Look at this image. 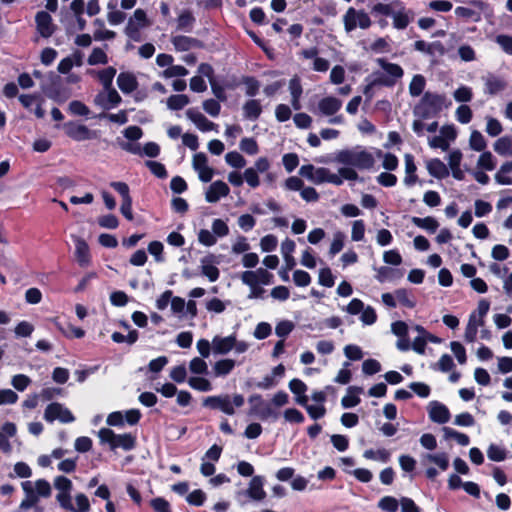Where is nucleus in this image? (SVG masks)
<instances>
[{
    "label": "nucleus",
    "instance_id": "39448f33",
    "mask_svg": "<svg viewBox=\"0 0 512 512\" xmlns=\"http://www.w3.org/2000/svg\"><path fill=\"white\" fill-rule=\"evenodd\" d=\"M376 63L383 69V73L376 72L374 84L392 87L404 75L402 67L395 63L388 62L385 58H377Z\"/></svg>",
    "mask_w": 512,
    "mask_h": 512
},
{
    "label": "nucleus",
    "instance_id": "f3484780",
    "mask_svg": "<svg viewBox=\"0 0 512 512\" xmlns=\"http://www.w3.org/2000/svg\"><path fill=\"white\" fill-rule=\"evenodd\" d=\"M21 487L25 493V498L21 501L19 509L28 510L34 508L36 512H42V509L37 505L40 498L34 491L33 483L31 481H24L21 483Z\"/></svg>",
    "mask_w": 512,
    "mask_h": 512
},
{
    "label": "nucleus",
    "instance_id": "680f3d73",
    "mask_svg": "<svg viewBox=\"0 0 512 512\" xmlns=\"http://www.w3.org/2000/svg\"><path fill=\"white\" fill-rule=\"evenodd\" d=\"M455 116L457 121H459L462 124H467L472 119V110L467 105H460L455 112Z\"/></svg>",
    "mask_w": 512,
    "mask_h": 512
},
{
    "label": "nucleus",
    "instance_id": "ddd939ff",
    "mask_svg": "<svg viewBox=\"0 0 512 512\" xmlns=\"http://www.w3.org/2000/svg\"><path fill=\"white\" fill-rule=\"evenodd\" d=\"M470 6H459L455 8V14L458 17L464 18L466 20H471L473 22L481 21V14L485 8V4L481 0H472L469 3Z\"/></svg>",
    "mask_w": 512,
    "mask_h": 512
},
{
    "label": "nucleus",
    "instance_id": "c9c22d12",
    "mask_svg": "<svg viewBox=\"0 0 512 512\" xmlns=\"http://www.w3.org/2000/svg\"><path fill=\"white\" fill-rule=\"evenodd\" d=\"M412 222L417 227L425 229L431 233H434L439 226L437 220L430 216L425 218L413 217Z\"/></svg>",
    "mask_w": 512,
    "mask_h": 512
},
{
    "label": "nucleus",
    "instance_id": "4468645a",
    "mask_svg": "<svg viewBox=\"0 0 512 512\" xmlns=\"http://www.w3.org/2000/svg\"><path fill=\"white\" fill-rule=\"evenodd\" d=\"M121 101L122 98L115 88L103 89L94 97V104L104 110L116 107Z\"/></svg>",
    "mask_w": 512,
    "mask_h": 512
},
{
    "label": "nucleus",
    "instance_id": "c03bdc74",
    "mask_svg": "<svg viewBox=\"0 0 512 512\" xmlns=\"http://www.w3.org/2000/svg\"><path fill=\"white\" fill-rule=\"evenodd\" d=\"M188 384L191 388L198 391L208 392L212 390L210 381L203 377H191L188 380Z\"/></svg>",
    "mask_w": 512,
    "mask_h": 512
},
{
    "label": "nucleus",
    "instance_id": "a19ab883",
    "mask_svg": "<svg viewBox=\"0 0 512 512\" xmlns=\"http://www.w3.org/2000/svg\"><path fill=\"white\" fill-rule=\"evenodd\" d=\"M469 145L471 149L480 152L485 150L487 143L483 135L479 131L474 130L470 135Z\"/></svg>",
    "mask_w": 512,
    "mask_h": 512
},
{
    "label": "nucleus",
    "instance_id": "338daca9",
    "mask_svg": "<svg viewBox=\"0 0 512 512\" xmlns=\"http://www.w3.org/2000/svg\"><path fill=\"white\" fill-rule=\"evenodd\" d=\"M277 244H278L277 237L272 234L264 236L260 241V247L263 252L274 251L277 247Z\"/></svg>",
    "mask_w": 512,
    "mask_h": 512
},
{
    "label": "nucleus",
    "instance_id": "0e129e2a",
    "mask_svg": "<svg viewBox=\"0 0 512 512\" xmlns=\"http://www.w3.org/2000/svg\"><path fill=\"white\" fill-rule=\"evenodd\" d=\"M450 348L453 354L455 355L456 359L460 364H465L467 357H466V350L464 346L458 342V341H452L450 343Z\"/></svg>",
    "mask_w": 512,
    "mask_h": 512
},
{
    "label": "nucleus",
    "instance_id": "13d9d810",
    "mask_svg": "<svg viewBox=\"0 0 512 512\" xmlns=\"http://www.w3.org/2000/svg\"><path fill=\"white\" fill-rule=\"evenodd\" d=\"M365 235V223L363 220H355L352 224L351 239L355 242L362 241Z\"/></svg>",
    "mask_w": 512,
    "mask_h": 512
},
{
    "label": "nucleus",
    "instance_id": "9b49d317",
    "mask_svg": "<svg viewBox=\"0 0 512 512\" xmlns=\"http://www.w3.org/2000/svg\"><path fill=\"white\" fill-rule=\"evenodd\" d=\"M56 500L63 509L71 512H88L90 510L89 500L83 493L75 496L76 506L72 504L70 495H57Z\"/></svg>",
    "mask_w": 512,
    "mask_h": 512
},
{
    "label": "nucleus",
    "instance_id": "2f4dec72",
    "mask_svg": "<svg viewBox=\"0 0 512 512\" xmlns=\"http://www.w3.org/2000/svg\"><path fill=\"white\" fill-rule=\"evenodd\" d=\"M261 113L262 106L259 100L251 99L245 102V104L243 105V116L248 120H257Z\"/></svg>",
    "mask_w": 512,
    "mask_h": 512
},
{
    "label": "nucleus",
    "instance_id": "f257e3e1",
    "mask_svg": "<svg viewBox=\"0 0 512 512\" xmlns=\"http://www.w3.org/2000/svg\"><path fill=\"white\" fill-rule=\"evenodd\" d=\"M335 162L346 165L348 168L366 170L372 168L375 161L371 153L356 148L338 151Z\"/></svg>",
    "mask_w": 512,
    "mask_h": 512
},
{
    "label": "nucleus",
    "instance_id": "6e6d98bb",
    "mask_svg": "<svg viewBox=\"0 0 512 512\" xmlns=\"http://www.w3.org/2000/svg\"><path fill=\"white\" fill-rule=\"evenodd\" d=\"M399 503L396 498L392 496H385L380 499L378 502V507L386 512H396L398 509Z\"/></svg>",
    "mask_w": 512,
    "mask_h": 512
},
{
    "label": "nucleus",
    "instance_id": "052dcab7",
    "mask_svg": "<svg viewBox=\"0 0 512 512\" xmlns=\"http://www.w3.org/2000/svg\"><path fill=\"white\" fill-rule=\"evenodd\" d=\"M31 383V379L25 374L14 375L11 385L18 391H24Z\"/></svg>",
    "mask_w": 512,
    "mask_h": 512
},
{
    "label": "nucleus",
    "instance_id": "69168bd1",
    "mask_svg": "<svg viewBox=\"0 0 512 512\" xmlns=\"http://www.w3.org/2000/svg\"><path fill=\"white\" fill-rule=\"evenodd\" d=\"M345 235L342 232H336L330 246L329 253L334 256L339 253L344 247Z\"/></svg>",
    "mask_w": 512,
    "mask_h": 512
},
{
    "label": "nucleus",
    "instance_id": "864d4df0",
    "mask_svg": "<svg viewBox=\"0 0 512 512\" xmlns=\"http://www.w3.org/2000/svg\"><path fill=\"white\" fill-rule=\"evenodd\" d=\"M426 459L436 464L443 471L449 467V459L446 453L428 454Z\"/></svg>",
    "mask_w": 512,
    "mask_h": 512
},
{
    "label": "nucleus",
    "instance_id": "cd10ccee",
    "mask_svg": "<svg viewBox=\"0 0 512 512\" xmlns=\"http://www.w3.org/2000/svg\"><path fill=\"white\" fill-rule=\"evenodd\" d=\"M75 256L77 262L81 267L89 266L91 262V256L89 252L88 244L82 238L77 237L75 239Z\"/></svg>",
    "mask_w": 512,
    "mask_h": 512
},
{
    "label": "nucleus",
    "instance_id": "58836bf2",
    "mask_svg": "<svg viewBox=\"0 0 512 512\" xmlns=\"http://www.w3.org/2000/svg\"><path fill=\"white\" fill-rule=\"evenodd\" d=\"M107 7L110 10L107 14V19L111 25H118L125 20L126 14L120 10H117L116 4L109 2Z\"/></svg>",
    "mask_w": 512,
    "mask_h": 512
},
{
    "label": "nucleus",
    "instance_id": "0eeeda50",
    "mask_svg": "<svg viewBox=\"0 0 512 512\" xmlns=\"http://www.w3.org/2000/svg\"><path fill=\"white\" fill-rule=\"evenodd\" d=\"M344 28L346 32H351L357 27L367 29L371 26V20L368 14L363 10H356L353 7L348 8L343 16Z\"/></svg>",
    "mask_w": 512,
    "mask_h": 512
},
{
    "label": "nucleus",
    "instance_id": "a18cd8bd",
    "mask_svg": "<svg viewBox=\"0 0 512 512\" xmlns=\"http://www.w3.org/2000/svg\"><path fill=\"white\" fill-rule=\"evenodd\" d=\"M363 456L366 458V459H370V460H378V461H381L383 463H386L390 460V452L386 449H379L377 451H374L372 449H369V450H366L363 454Z\"/></svg>",
    "mask_w": 512,
    "mask_h": 512
},
{
    "label": "nucleus",
    "instance_id": "9d476101",
    "mask_svg": "<svg viewBox=\"0 0 512 512\" xmlns=\"http://www.w3.org/2000/svg\"><path fill=\"white\" fill-rule=\"evenodd\" d=\"M44 419L47 422L59 420L62 423H71L75 417L71 411L58 402L49 404L44 411Z\"/></svg>",
    "mask_w": 512,
    "mask_h": 512
},
{
    "label": "nucleus",
    "instance_id": "6ab92c4d",
    "mask_svg": "<svg viewBox=\"0 0 512 512\" xmlns=\"http://www.w3.org/2000/svg\"><path fill=\"white\" fill-rule=\"evenodd\" d=\"M186 116L191 120L199 130L207 132L217 130L218 125L208 120L201 112L195 108H190L186 111Z\"/></svg>",
    "mask_w": 512,
    "mask_h": 512
},
{
    "label": "nucleus",
    "instance_id": "e433bc0d",
    "mask_svg": "<svg viewBox=\"0 0 512 512\" xmlns=\"http://www.w3.org/2000/svg\"><path fill=\"white\" fill-rule=\"evenodd\" d=\"M400 6L399 1H393L389 4L377 3L372 7V13L375 15L392 16L394 10Z\"/></svg>",
    "mask_w": 512,
    "mask_h": 512
},
{
    "label": "nucleus",
    "instance_id": "7ed1b4c3",
    "mask_svg": "<svg viewBox=\"0 0 512 512\" xmlns=\"http://www.w3.org/2000/svg\"><path fill=\"white\" fill-rule=\"evenodd\" d=\"M244 402L245 399L241 394H234L232 400L229 395L224 394L206 397L203 400V406L211 409L220 410L227 415H234V407H242L244 405Z\"/></svg>",
    "mask_w": 512,
    "mask_h": 512
},
{
    "label": "nucleus",
    "instance_id": "bb28decb",
    "mask_svg": "<svg viewBox=\"0 0 512 512\" xmlns=\"http://www.w3.org/2000/svg\"><path fill=\"white\" fill-rule=\"evenodd\" d=\"M412 16L411 11L406 10L400 2V6L394 10V14L391 16L393 19V26L399 30L405 29L412 20Z\"/></svg>",
    "mask_w": 512,
    "mask_h": 512
},
{
    "label": "nucleus",
    "instance_id": "5fc2aeb1",
    "mask_svg": "<svg viewBox=\"0 0 512 512\" xmlns=\"http://www.w3.org/2000/svg\"><path fill=\"white\" fill-rule=\"evenodd\" d=\"M189 369L192 373L203 375L208 373V366L204 359L195 357L189 363Z\"/></svg>",
    "mask_w": 512,
    "mask_h": 512
},
{
    "label": "nucleus",
    "instance_id": "79ce46f5",
    "mask_svg": "<svg viewBox=\"0 0 512 512\" xmlns=\"http://www.w3.org/2000/svg\"><path fill=\"white\" fill-rule=\"evenodd\" d=\"M425 78L418 74L415 75L409 85V92L413 97L420 96L425 88Z\"/></svg>",
    "mask_w": 512,
    "mask_h": 512
},
{
    "label": "nucleus",
    "instance_id": "f704fd0d",
    "mask_svg": "<svg viewBox=\"0 0 512 512\" xmlns=\"http://www.w3.org/2000/svg\"><path fill=\"white\" fill-rule=\"evenodd\" d=\"M235 361L232 359H222L217 361L213 366L214 375L222 377L228 375L235 367Z\"/></svg>",
    "mask_w": 512,
    "mask_h": 512
},
{
    "label": "nucleus",
    "instance_id": "20e7f679",
    "mask_svg": "<svg viewBox=\"0 0 512 512\" xmlns=\"http://www.w3.org/2000/svg\"><path fill=\"white\" fill-rule=\"evenodd\" d=\"M98 437L102 444H108L111 450L122 448L125 451L132 450L136 445V437L130 433L115 434L109 428H101Z\"/></svg>",
    "mask_w": 512,
    "mask_h": 512
},
{
    "label": "nucleus",
    "instance_id": "f8f14e48",
    "mask_svg": "<svg viewBox=\"0 0 512 512\" xmlns=\"http://www.w3.org/2000/svg\"><path fill=\"white\" fill-rule=\"evenodd\" d=\"M484 84V94L494 96L504 91L508 83L506 79L494 73H487L481 77Z\"/></svg>",
    "mask_w": 512,
    "mask_h": 512
},
{
    "label": "nucleus",
    "instance_id": "4d7b16f0",
    "mask_svg": "<svg viewBox=\"0 0 512 512\" xmlns=\"http://www.w3.org/2000/svg\"><path fill=\"white\" fill-rule=\"evenodd\" d=\"M453 97L457 102H469L473 97L472 89L468 86H460L454 91Z\"/></svg>",
    "mask_w": 512,
    "mask_h": 512
},
{
    "label": "nucleus",
    "instance_id": "37998d69",
    "mask_svg": "<svg viewBox=\"0 0 512 512\" xmlns=\"http://www.w3.org/2000/svg\"><path fill=\"white\" fill-rule=\"evenodd\" d=\"M395 297L400 304L407 308H414L416 305L415 300L413 299L411 293L407 289H397L395 291Z\"/></svg>",
    "mask_w": 512,
    "mask_h": 512
},
{
    "label": "nucleus",
    "instance_id": "603ef678",
    "mask_svg": "<svg viewBox=\"0 0 512 512\" xmlns=\"http://www.w3.org/2000/svg\"><path fill=\"white\" fill-rule=\"evenodd\" d=\"M225 160L228 165L234 168H243L246 165L245 158L237 151L227 153Z\"/></svg>",
    "mask_w": 512,
    "mask_h": 512
},
{
    "label": "nucleus",
    "instance_id": "b1692460",
    "mask_svg": "<svg viewBox=\"0 0 512 512\" xmlns=\"http://www.w3.org/2000/svg\"><path fill=\"white\" fill-rule=\"evenodd\" d=\"M429 417L433 422L444 424L449 421L450 412L445 405L433 401L430 403Z\"/></svg>",
    "mask_w": 512,
    "mask_h": 512
},
{
    "label": "nucleus",
    "instance_id": "f03ea898",
    "mask_svg": "<svg viewBox=\"0 0 512 512\" xmlns=\"http://www.w3.org/2000/svg\"><path fill=\"white\" fill-rule=\"evenodd\" d=\"M358 179V174L355 169L348 167H341L338 169V174L332 173L329 169L320 167L316 168L312 182L315 184L331 183L336 186L343 184V180L355 181Z\"/></svg>",
    "mask_w": 512,
    "mask_h": 512
},
{
    "label": "nucleus",
    "instance_id": "de8ad7c7",
    "mask_svg": "<svg viewBox=\"0 0 512 512\" xmlns=\"http://www.w3.org/2000/svg\"><path fill=\"white\" fill-rule=\"evenodd\" d=\"M495 166H496V163L494 161V157L491 152H489V151L483 152L480 155L478 162H477L478 168H481V169H484L487 171H492L495 169Z\"/></svg>",
    "mask_w": 512,
    "mask_h": 512
},
{
    "label": "nucleus",
    "instance_id": "72a5a7b5",
    "mask_svg": "<svg viewBox=\"0 0 512 512\" xmlns=\"http://www.w3.org/2000/svg\"><path fill=\"white\" fill-rule=\"evenodd\" d=\"M376 279L380 283H384L386 281H393L395 279H399L402 277V274L399 273L397 270L387 267V266H381L377 270Z\"/></svg>",
    "mask_w": 512,
    "mask_h": 512
},
{
    "label": "nucleus",
    "instance_id": "6e6552de",
    "mask_svg": "<svg viewBox=\"0 0 512 512\" xmlns=\"http://www.w3.org/2000/svg\"><path fill=\"white\" fill-rule=\"evenodd\" d=\"M445 96L426 92L422 97L420 109L424 118L437 115L444 107Z\"/></svg>",
    "mask_w": 512,
    "mask_h": 512
},
{
    "label": "nucleus",
    "instance_id": "5701e85b",
    "mask_svg": "<svg viewBox=\"0 0 512 512\" xmlns=\"http://www.w3.org/2000/svg\"><path fill=\"white\" fill-rule=\"evenodd\" d=\"M342 107V101L336 97L328 96L322 98L318 103V110L322 115L332 116Z\"/></svg>",
    "mask_w": 512,
    "mask_h": 512
},
{
    "label": "nucleus",
    "instance_id": "4be33fe9",
    "mask_svg": "<svg viewBox=\"0 0 512 512\" xmlns=\"http://www.w3.org/2000/svg\"><path fill=\"white\" fill-rule=\"evenodd\" d=\"M201 274L206 276L210 282H215L220 276L219 269L215 266V256L208 255L201 259Z\"/></svg>",
    "mask_w": 512,
    "mask_h": 512
},
{
    "label": "nucleus",
    "instance_id": "473e14b6",
    "mask_svg": "<svg viewBox=\"0 0 512 512\" xmlns=\"http://www.w3.org/2000/svg\"><path fill=\"white\" fill-rule=\"evenodd\" d=\"M195 23V17L189 10H184L178 16L177 30L191 32Z\"/></svg>",
    "mask_w": 512,
    "mask_h": 512
},
{
    "label": "nucleus",
    "instance_id": "09e8293b",
    "mask_svg": "<svg viewBox=\"0 0 512 512\" xmlns=\"http://www.w3.org/2000/svg\"><path fill=\"white\" fill-rule=\"evenodd\" d=\"M54 486L57 490H59V493L57 495H70L72 489V482L65 476H58L54 480Z\"/></svg>",
    "mask_w": 512,
    "mask_h": 512
},
{
    "label": "nucleus",
    "instance_id": "412c9836",
    "mask_svg": "<svg viewBox=\"0 0 512 512\" xmlns=\"http://www.w3.org/2000/svg\"><path fill=\"white\" fill-rule=\"evenodd\" d=\"M35 21L37 24V30L42 37L48 38L54 33L55 27L49 13L45 11L38 12L36 14Z\"/></svg>",
    "mask_w": 512,
    "mask_h": 512
},
{
    "label": "nucleus",
    "instance_id": "423d86ee",
    "mask_svg": "<svg viewBox=\"0 0 512 512\" xmlns=\"http://www.w3.org/2000/svg\"><path fill=\"white\" fill-rule=\"evenodd\" d=\"M151 23L147 18L146 12L143 9H136L128 20L125 27V34L133 41L139 42L141 40L140 30L150 26Z\"/></svg>",
    "mask_w": 512,
    "mask_h": 512
},
{
    "label": "nucleus",
    "instance_id": "dca6fc26",
    "mask_svg": "<svg viewBox=\"0 0 512 512\" xmlns=\"http://www.w3.org/2000/svg\"><path fill=\"white\" fill-rule=\"evenodd\" d=\"M64 130L68 137L78 142L93 139L95 137V132L82 124L68 122L64 125Z\"/></svg>",
    "mask_w": 512,
    "mask_h": 512
},
{
    "label": "nucleus",
    "instance_id": "aec40b11",
    "mask_svg": "<svg viewBox=\"0 0 512 512\" xmlns=\"http://www.w3.org/2000/svg\"><path fill=\"white\" fill-rule=\"evenodd\" d=\"M236 345L235 335H229L227 337L215 336L212 339V351L215 354L225 355L233 350Z\"/></svg>",
    "mask_w": 512,
    "mask_h": 512
},
{
    "label": "nucleus",
    "instance_id": "bf43d9fd",
    "mask_svg": "<svg viewBox=\"0 0 512 512\" xmlns=\"http://www.w3.org/2000/svg\"><path fill=\"white\" fill-rule=\"evenodd\" d=\"M68 109L71 114L77 116H88L90 113L89 108L81 101L73 100L69 103Z\"/></svg>",
    "mask_w": 512,
    "mask_h": 512
},
{
    "label": "nucleus",
    "instance_id": "2eb2a0df",
    "mask_svg": "<svg viewBox=\"0 0 512 512\" xmlns=\"http://www.w3.org/2000/svg\"><path fill=\"white\" fill-rule=\"evenodd\" d=\"M192 165L202 182L207 183L211 181L214 175V170L208 166V159L204 153H196L193 156Z\"/></svg>",
    "mask_w": 512,
    "mask_h": 512
},
{
    "label": "nucleus",
    "instance_id": "8fccbe9b",
    "mask_svg": "<svg viewBox=\"0 0 512 512\" xmlns=\"http://www.w3.org/2000/svg\"><path fill=\"white\" fill-rule=\"evenodd\" d=\"M487 456L490 460L500 462L506 459V450L496 444H491L487 450Z\"/></svg>",
    "mask_w": 512,
    "mask_h": 512
},
{
    "label": "nucleus",
    "instance_id": "a878e982",
    "mask_svg": "<svg viewBox=\"0 0 512 512\" xmlns=\"http://www.w3.org/2000/svg\"><path fill=\"white\" fill-rule=\"evenodd\" d=\"M171 43L177 51H188L192 48L202 47L201 41L196 38H192L184 35H177L171 38Z\"/></svg>",
    "mask_w": 512,
    "mask_h": 512
},
{
    "label": "nucleus",
    "instance_id": "4c0bfd02",
    "mask_svg": "<svg viewBox=\"0 0 512 512\" xmlns=\"http://www.w3.org/2000/svg\"><path fill=\"white\" fill-rule=\"evenodd\" d=\"M190 102L187 95L184 94H177V95H171L167 99V106L171 110H180L184 108L186 105H188Z\"/></svg>",
    "mask_w": 512,
    "mask_h": 512
},
{
    "label": "nucleus",
    "instance_id": "e2e57ef3",
    "mask_svg": "<svg viewBox=\"0 0 512 512\" xmlns=\"http://www.w3.org/2000/svg\"><path fill=\"white\" fill-rule=\"evenodd\" d=\"M240 149L249 155H255L259 151L257 142L253 138L247 137L241 140Z\"/></svg>",
    "mask_w": 512,
    "mask_h": 512
},
{
    "label": "nucleus",
    "instance_id": "774afa93",
    "mask_svg": "<svg viewBox=\"0 0 512 512\" xmlns=\"http://www.w3.org/2000/svg\"><path fill=\"white\" fill-rule=\"evenodd\" d=\"M496 43L503 49V51L509 55H512V37L509 35H498L496 37Z\"/></svg>",
    "mask_w": 512,
    "mask_h": 512
},
{
    "label": "nucleus",
    "instance_id": "49530a36",
    "mask_svg": "<svg viewBox=\"0 0 512 512\" xmlns=\"http://www.w3.org/2000/svg\"><path fill=\"white\" fill-rule=\"evenodd\" d=\"M33 488L38 497L48 498L51 495L52 489L50 483L45 479H38L33 484Z\"/></svg>",
    "mask_w": 512,
    "mask_h": 512
},
{
    "label": "nucleus",
    "instance_id": "393cba45",
    "mask_svg": "<svg viewBox=\"0 0 512 512\" xmlns=\"http://www.w3.org/2000/svg\"><path fill=\"white\" fill-rule=\"evenodd\" d=\"M264 486V477L262 476H254L249 483V486L246 490V494L255 501H261L266 497V492L263 489Z\"/></svg>",
    "mask_w": 512,
    "mask_h": 512
},
{
    "label": "nucleus",
    "instance_id": "c756f323",
    "mask_svg": "<svg viewBox=\"0 0 512 512\" xmlns=\"http://www.w3.org/2000/svg\"><path fill=\"white\" fill-rule=\"evenodd\" d=\"M289 91L291 94V105L295 110L301 109L300 98L303 92L300 78L294 76L289 81Z\"/></svg>",
    "mask_w": 512,
    "mask_h": 512
},
{
    "label": "nucleus",
    "instance_id": "1a4fd4ad",
    "mask_svg": "<svg viewBox=\"0 0 512 512\" xmlns=\"http://www.w3.org/2000/svg\"><path fill=\"white\" fill-rule=\"evenodd\" d=\"M248 401L251 404L250 414L256 415L261 420H266L268 418H278V413L272 408L270 403H267L263 400L261 395H251Z\"/></svg>",
    "mask_w": 512,
    "mask_h": 512
},
{
    "label": "nucleus",
    "instance_id": "a211bd4d",
    "mask_svg": "<svg viewBox=\"0 0 512 512\" xmlns=\"http://www.w3.org/2000/svg\"><path fill=\"white\" fill-rule=\"evenodd\" d=\"M229 192V186L225 182L217 180L213 182L206 190L205 200L208 203H216L222 197H226L229 194Z\"/></svg>",
    "mask_w": 512,
    "mask_h": 512
},
{
    "label": "nucleus",
    "instance_id": "ea45409f",
    "mask_svg": "<svg viewBox=\"0 0 512 512\" xmlns=\"http://www.w3.org/2000/svg\"><path fill=\"white\" fill-rule=\"evenodd\" d=\"M116 75V69L114 67H107L98 73V78L103 85L104 89L113 88L112 82Z\"/></svg>",
    "mask_w": 512,
    "mask_h": 512
},
{
    "label": "nucleus",
    "instance_id": "c85d7f7f",
    "mask_svg": "<svg viewBox=\"0 0 512 512\" xmlns=\"http://www.w3.org/2000/svg\"><path fill=\"white\" fill-rule=\"evenodd\" d=\"M117 85L123 93L129 94L137 89L138 82L132 73L122 72L117 77Z\"/></svg>",
    "mask_w": 512,
    "mask_h": 512
},
{
    "label": "nucleus",
    "instance_id": "7c9ffc66",
    "mask_svg": "<svg viewBox=\"0 0 512 512\" xmlns=\"http://www.w3.org/2000/svg\"><path fill=\"white\" fill-rule=\"evenodd\" d=\"M426 168L431 176L438 179L446 178L449 175L447 166L438 158L429 160Z\"/></svg>",
    "mask_w": 512,
    "mask_h": 512
},
{
    "label": "nucleus",
    "instance_id": "3c124183",
    "mask_svg": "<svg viewBox=\"0 0 512 512\" xmlns=\"http://www.w3.org/2000/svg\"><path fill=\"white\" fill-rule=\"evenodd\" d=\"M87 62L89 65L107 64L108 57L101 48H94L89 55Z\"/></svg>",
    "mask_w": 512,
    "mask_h": 512
}]
</instances>
